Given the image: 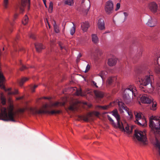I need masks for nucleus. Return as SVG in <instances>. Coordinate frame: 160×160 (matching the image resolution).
Listing matches in <instances>:
<instances>
[{"instance_id":"f257e3e1","label":"nucleus","mask_w":160,"mask_h":160,"mask_svg":"<svg viewBox=\"0 0 160 160\" xmlns=\"http://www.w3.org/2000/svg\"><path fill=\"white\" fill-rule=\"evenodd\" d=\"M13 110V107L11 105L10 106L8 114L6 108L5 107L2 108L1 112H0V119L7 121L16 122L15 118L16 117V113Z\"/></svg>"},{"instance_id":"f03ea898","label":"nucleus","mask_w":160,"mask_h":160,"mask_svg":"<svg viewBox=\"0 0 160 160\" xmlns=\"http://www.w3.org/2000/svg\"><path fill=\"white\" fill-rule=\"evenodd\" d=\"M153 79L152 75L151 76L149 74V76L146 75V72H143L140 74L139 77V83L140 84L139 87L143 90L142 89L144 88L143 86H146L147 85L150 84L151 87H152L153 88V86L152 84L151 83V80ZM144 91V90H143Z\"/></svg>"},{"instance_id":"7ed1b4c3","label":"nucleus","mask_w":160,"mask_h":160,"mask_svg":"<svg viewBox=\"0 0 160 160\" xmlns=\"http://www.w3.org/2000/svg\"><path fill=\"white\" fill-rule=\"evenodd\" d=\"M137 90L135 87L132 85H130L126 88L124 91L123 98L124 102L127 104H129L131 101V97L133 95L136 96Z\"/></svg>"},{"instance_id":"20e7f679","label":"nucleus","mask_w":160,"mask_h":160,"mask_svg":"<svg viewBox=\"0 0 160 160\" xmlns=\"http://www.w3.org/2000/svg\"><path fill=\"white\" fill-rule=\"evenodd\" d=\"M48 106V105L47 104L43 105L42 106V108L39 110L35 108H31L30 109V111L33 114H48L53 115L59 114L61 112V111L59 110H52L51 111L48 110L47 109Z\"/></svg>"},{"instance_id":"39448f33","label":"nucleus","mask_w":160,"mask_h":160,"mask_svg":"<svg viewBox=\"0 0 160 160\" xmlns=\"http://www.w3.org/2000/svg\"><path fill=\"white\" fill-rule=\"evenodd\" d=\"M112 115L114 116L117 120V125L114 122L113 120L111 118L109 115H107V117L108 120L111 122L112 124L115 128H118L122 131L125 132L126 130L122 122H120V118L118 113V111L117 110L113 111L112 112Z\"/></svg>"},{"instance_id":"423d86ee","label":"nucleus","mask_w":160,"mask_h":160,"mask_svg":"<svg viewBox=\"0 0 160 160\" xmlns=\"http://www.w3.org/2000/svg\"><path fill=\"white\" fill-rule=\"evenodd\" d=\"M135 137L140 143L143 145L146 144L147 138L145 132L138 130H135Z\"/></svg>"},{"instance_id":"0eeeda50","label":"nucleus","mask_w":160,"mask_h":160,"mask_svg":"<svg viewBox=\"0 0 160 160\" xmlns=\"http://www.w3.org/2000/svg\"><path fill=\"white\" fill-rule=\"evenodd\" d=\"M104 9L108 14H110L113 11V5L112 1L109 0L106 2Z\"/></svg>"},{"instance_id":"6e6552de","label":"nucleus","mask_w":160,"mask_h":160,"mask_svg":"<svg viewBox=\"0 0 160 160\" xmlns=\"http://www.w3.org/2000/svg\"><path fill=\"white\" fill-rule=\"evenodd\" d=\"M118 103L120 111L121 112H123V110H124L128 113V115L130 116V118L132 119L133 117L132 112L129 111V109L125 106L124 103L122 102L118 101Z\"/></svg>"},{"instance_id":"1a4fd4ad","label":"nucleus","mask_w":160,"mask_h":160,"mask_svg":"<svg viewBox=\"0 0 160 160\" xmlns=\"http://www.w3.org/2000/svg\"><path fill=\"white\" fill-rule=\"evenodd\" d=\"M90 7V3L89 0H83L80 7V8L84 10L87 14Z\"/></svg>"},{"instance_id":"9d476101","label":"nucleus","mask_w":160,"mask_h":160,"mask_svg":"<svg viewBox=\"0 0 160 160\" xmlns=\"http://www.w3.org/2000/svg\"><path fill=\"white\" fill-rule=\"evenodd\" d=\"M142 103L150 104L153 100V98L148 94H144L142 95L140 98Z\"/></svg>"},{"instance_id":"9b49d317","label":"nucleus","mask_w":160,"mask_h":160,"mask_svg":"<svg viewBox=\"0 0 160 160\" xmlns=\"http://www.w3.org/2000/svg\"><path fill=\"white\" fill-rule=\"evenodd\" d=\"M148 7L150 10L153 13H156L158 10L160 13V4L159 5V8H158L157 4L154 2L150 3L148 5Z\"/></svg>"},{"instance_id":"f8f14e48","label":"nucleus","mask_w":160,"mask_h":160,"mask_svg":"<svg viewBox=\"0 0 160 160\" xmlns=\"http://www.w3.org/2000/svg\"><path fill=\"white\" fill-rule=\"evenodd\" d=\"M154 71L159 79L157 84V90L160 92V66L158 63L155 65Z\"/></svg>"},{"instance_id":"ddd939ff","label":"nucleus","mask_w":160,"mask_h":160,"mask_svg":"<svg viewBox=\"0 0 160 160\" xmlns=\"http://www.w3.org/2000/svg\"><path fill=\"white\" fill-rule=\"evenodd\" d=\"M27 5L28 6V9H29L30 5V0H21L22 6L20 8V12L21 13L24 11L23 8Z\"/></svg>"},{"instance_id":"4468645a","label":"nucleus","mask_w":160,"mask_h":160,"mask_svg":"<svg viewBox=\"0 0 160 160\" xmlns=\"http://www.w3.org/2000/svg\"><path fill=\"white\" fill-rule=\"evenodd\" d=\"M157 24L156 20L152 19L151 17L148 20L147 24L150 27H152L155 26Z\"/></svg>"},{"instance_id":"2eb2a0df","label":"nucleus","mask_w":160,"mask_h":160,"mask_svg":"<svg viewBox=\"0 0 160 160\" xmlns=\"http://www.w3.org/2000/svg\"><path fill=\"white\" fill-rule=\"evenodd\" d=\"M134 113L136 117V120H141L145 122H146L145 118L142 117V113L141 112H134Z\"/></svg>"},{"instance_id":"dca6fc26","label":"nucleus","mask_w":160,"mask_h":160,"mask_svg":"<svg viewBox=\"0 0 160 160\" xmlns=\"http://www.w3.org/2000/svg\"><path fill=\"white\" fill-rule=\"evenodd\" d=\"M117 62V59L113 57L108 59V63L109 66H112L116 64Z\"/></svg>"},{"instance_id":"f3484780","label":"nucleus","mask_w":160,"mask_h":160,"mask_svg":"<svg viewBox=\"0 0 160 160\" xmlns=\"http://www.w3.org/2000/svg\"><path fill=\"white\" fill-rule=\"evenodd\" d=\"M98 28L101 30H102L105 29V24L103 19L100 18L98 20Z\"/></svg>"},{"instance_id":"a211bd4d","label":"nucleus","mask_w":160,"mask_h":160,"mask_svg":"<svg viewBox=\"0 0 160 160\" xmlns=\"http://www.w3.org/2000/svg\"><path fill=\"white\" fill-rule=\"evenodd\" d=\"M102 52L101 50L99 49H97L96 50V54L94 56V59L95 61H98L101 58V55Z\"/></svg>"},{"instance_id":"6ab92c4d","label":"nucleus","mask_w":160,"mask_h":160,"mask_svg":"<svg viewBox=\"0 0 160 160\" xmlns=\"http://www.w3.org/2000/svg\"><path fill=\"white\" fill-rule=\"evenodd\" d=\"M115 102H114L110 103L109 104L103 106H99L98 108L102 110H107L109 108L115 105Z\"/></svg>"},{"instance_id":"aec40b11","label":"nucleus","mask_w":160,"mask_h":160,"mask_svg":"<svg viewBox=\"0 0 160 160\" xmlns=\"http://www.w3.org/2000/svg\"><path fill=\"white\" fill-rule=\"evenodd\" d=\"M81 27L82 30L84 32H86L89 27V23L87 22H82L81 23Z\"/></svg>"},{"instance_id":"412c9836","label":"nucleus","mask_w":160,"mask_h":160,"mask_svg":"<svg viewBox=\"0 0 160 160\" xmlns=\"http://www.w3.org/2000/svg\"><path fill=\"white\" fill-rule=\"evenodd\" d=\"M35 47L37 51L40 52L44 48V47L41 43H36L35 44Z\"/></svg>"},{"instance_id":"4be33fe9","label":"nucleus","mask_w":160,"mask_h":160,"mask_svg":"<svg viewBox=\"0 0 160 160\" xmlns=\"http://www.w3.org/2000/svg\"><path fill=\"white\" fill-rule=\"evenodd\" d=\"M156 140L155 146L158 151L157 154L160 156V142L158 141L157 139H156Z\"/></svg>"},{"instance_id":"5701e85b","label":"nucleus","mask_w":160,"mask_h":160,"mask_svg":"<svg viewBox=\"0 0 160 160\" xmlns=\"http://www.w3.org/2000/svg\"><path fill=\"white\" fill-rule=\"evenodd\" d=\"M92 41L93 43L96 44L98 42L99 39L97 35L95 34H92Z\"/></svg>"},{"instance_id":"b1692460","label":"nucleus","mask_w":160,"mask_h":160,"mask_svg":"<svg viewBox=\"0 0 160 160\" xmlns=\"http://www.w3.org/2000/svg\"><path fill=\"white\" fill-rule=\"evenodd\" d=\"M95 96L98 98H102L103 97V93L100 91L95 90L94 91Z\"/></svg>"},{"instance_id":"393cba45","label":"nucleus","mask_w":160,"mask_h":160,"mask_svg":"<svg viewBox=\"0 0 160 160\" xmlns=\"http://www.w3.org/2000/svg\"><path fill=\"white\" fill-rule=\"evenodd\" d=\"M65 103H61L59 102H55L52 103L51 104L52 107H57L58 106H64Z\"/></svg>"},{"instance_id":"a878e982","label":"nucleus","mask_w":160,"mask_h":160,"mask_svg":"<svg viewBox=\"0 0 160 160\" xmlns=\"http://www.w3.org/2000/svg\"><path fill=\"white\" fill-rule=\"evenodd\" d=\"M116 78L114 77L109 78L107 80V83L108 85H110L112 82Z\"/></svg>"},{"instance_id":"bb28decb","label":"nucleus","mask_w":160,"mask_h":160,"mask_svg":"<svg viewBox=\"0 0 160 160\" xmlns=\"http://www.w3.org/2000/svg\"><path fill=\"white\" fill-rule=\"evenodd\" d=\"M9 5V0H3V6L5 9L8 8Z\"/></svg>"},{"instance_id":"cd10ccee","label":"nucleus","mask_w":160,"mask_h":160,"mask_svg":"<svg viewBox=\"0 0 160 160\" xmlns=\"http://www.w3.org/2000/svg\"><path fill=\"white\" fill-rule=\"evenodd\" d=\"M28 17L27 15H26L23 18V19L22 21V23L23 24L25 25L28 23Z\"/></svg>"},{"instance_id":"c85d7f7f","label":"nucleus","mask_w":160,"mask_h":160,"mask_svg":"<svg viewBox=\"0 0 160 160\" xmlns=\"http://www.w3.org/2000/svg\"><path fill=\"white\" fill-rule=\"evenodd\" d=\"M54 30L56 33H58L59 32L58 26L57 25L56 22L54 21V23H53Z\"/></svg>"},{"instance_id":"c756f323","label":"nucleus","mask_w":160,"mask_h":160,"mask_svg":"<svg viewBox=\"0 0 160 160\" xmlns=\"http://www.w3.org/2000/svg\"><path fill=\"white\" fill-rule=\"evenodd\" d=\"M28 78H22L19 82V85L21 86H22L23 84L26 81H28Z\"/></svg>"},{"instance_id":"7c9ffc66","label":"nucleus","mask_w":160,"mask_h":160,"mask_svg":"<svg viewBox=\"0 0 160 160\" xmlns=\"http://www.w3.org/2000/svg\"><path fill=\"white\" fill-rule=\"evenodd\" d=\"M0 99L2 104L5 105L6 104V100L5 98L3 97L2 93H1V94Z\"/></svg>"},{"instance_id":"2f4dec72","label":"nucleus","mask_w":160,"mask_h":160,"mask_svg":"<svg viewBox=\"0 0 160 160\" xmlns=\"http://www.w3.org/2000/svg\"><path fill=\"white\" fill-rule=\"evenodd\" d=\"M73 0H65V3L66 4L72 6L73 4Z\"/></svg>"},{"instance_id":"473e14b6","label":"nucleus","mask_w":160,"mask_h":160,"mask_svg":"<svg viewBox=\"0 0 160 160\" xmlns=\"http://www.w3.org/2000/svg\"><path fill=\"white\" fill-rule=\"evenodd\" d=\"M139 120H135V122L136 123H137L140 126H143L144 123L146 122H145L143 121V122H141V121H139Z\"/></svg>"},{"instance_id":"72a5a7b5","label":"nucleus","mask_w":160,"mask_h":160,"mask_svg":"<svg viewBox=\"0 0 160 160\" xmlns=\"http://www.w3.org/2000/svg\"><path fill=\"white\" fill-rule=\"evenodd\" d=\"M152 102V107H151V109L153 110H156L157 105L156 102H153V100Z\"/></svg>"},{"instance_id":"f704fd0d","label":"nucleus","mask_w":160,"mask_h":160,"mask_svg":"<svg viewBox=\"0 0 160 160\" xmlns=\"http://www.w3.org/2000/svg\"><path fill=\"white\" fill-rule=\"evenodd\" d=\"M107 74V72L105 71H102L99 74V76H100L102 79H103V78H104V76L106 75Z\"/></svg>"},{"instance_id":"c9c22d12","label":"nucleus","mask_w":160,"mask_h":160,"mask_svg":"<svg viewBox=\"0 0 160 160\" xmlns=\"http://www.w3.org/2000/svg\"><path fill=\"white\" fill-rule=\"evenodd\" d=\"M73 24V26L72 28V29L70 30V34L72 35L74 33L75 31V25L73 23H72Z\"/></svg>"},{"instance_id":"e433bc0d","label":"nucleus","mask_w":160,"mask_h":160,"mask_svg":"<svg viewBox=\"0 0 160 160\" xmlns=\"http://www.w3.org/2000/svg\"><path fill=\"white\" fill-rule=\"evenodd\" d=\"M38 87V85H32L31 86V89L32 92H35V89Z\"/></svg>"},{"instance_id":"4c0bfd02","label":"nucleus","mask_w":160,"mask_h":160,"mask_svg":"<svg viewBox=\"0 0 160 160\" xmlns=\"http://www.w3.org/2000/svg\"><path fill=\"white\" fill-rule=\"evenodd\" d=\"M76 95L78 96H83V95L82 93L81 90V89L79 90H77L76 92Z\"/></svg>"},{"instance_id":"58836bf2","label":"nucleus","mask_w":160,"mask_h":160,"mask_svg":"<svg viewBox=\"0 0 160 160\" xmlns=\"http://www.w3.org/2000/svg\"><path fill=\"white\" fill-rule=\"evenodd\" d=\"M20 63L21 66V67L20 68V70L21 71H23L24 70L26 69L27 68L25 66H24L22 64L21 61H20Z\"/></svg>"},{"instance_id":"ea45409f","label":"nucleus","mask_w":160,"mask_h":160,"mask_svg":"<svg viewBox=\"0 0 160 160\" xmlns=\"http://www.w3.org/2000/svg\"><path fill=\"white\" fill-rule=\"evenodd\" d=\"M68 109L72 111H74L76 109V108L74 105H71L69 107Z\"/></svg>"},{"instance_id":"a19ab883","label":"nucleus","mask_w":160,"mask_h":160,"mask_svg":"<svg viewBox=\"0 0 160 160\" xmlns=\"http://www.w3.org/2000/svg\"><path fill=\"white\" fill-rule=\"evenodd\" d=\"M53 9V3L52 2H50L49 3V10H51V12L52 10Z\"/></svg>"},{"instance_id":"79ce46f5","label":"nucleus","mask_w":160,"mask_h":160,"mask_svg":"<svg viewBox=\"0 0 160 160\" xmlns=\"http://www.w3.org/2000/svg\"><path fill=\"white\" fill-rule=\"evenodd\" d=\"M82 119L85 121L88 122V118L87 116H82L81 117Z\"/></svg>"},{"instance_id":"37998d69","label":"nucleus","mask_w":160,"mask_h":160,"mask_svg":"<svg viewBox=\"0 0 160 160\" xmlns=\"http://www.w3.org/2000/svg\"><path fill=\"white\" fill-rule=\"evenodd\" d=\"M90 68V66L89 65V64H88L86 66V69L85 70L84 72L85 73L87 72L89 70Z\"/></svg>"},{"instance_id":"c03bdc74","label":"nucleus","mask_w":160,"mask_h":160,"mask_svg":"<svg viewBox=\"0 0 160 160\" xmlns=\"http://www.w3.org/2000/svg\"><path fill=\"white\" fill-rule=\"evenodd\" d=\"M125 129H126V130L129 133H130L131 132L130 130H129V126L128 125L125 127Z\"/></svg>"},{"instance_id":"a18cd8bd","label":"nucleus","mask_w":160,"mask_h":160,"mask_svg":"<svg viewBox=\"0 0 160 160\" xmlns=\"http://www.w3.org/2000/svg\"><path fill=\"white\" fill-rule=\"evenodd\" d=\"M82 55L81 53H79L78 56L77 57V59L76 60V61L77 62H78L80 60V58L81 57Z\"/></svg>"},{"instance_id":"49530a36","label":"nucleus","mask_w":160,"mask_h":160,"mask_svg":"<svg viewBox=\"0 0 160 160\" xmlns=\"http://www.w3.org/2000/svg\"><path fill=\"white\" fill-rule=\"evenodd\" d=\"M26 110L25 108H20L18 110V111L21 113H23Z\"/></svg>"},{"instance_id":"de8ad7c7","label":"nucleus","mask_w":160,"mask_h":160,"mask_svg":"<svg viewBox=\"0 0 160 160\" xmlns=\"http://www.w3.org/2000/svg\"><path fill=\"white\" fill-rule=\"evenodd\" d=\"M29 37L30 38L33 39H35V37L34 34L33 33H31L29 35Z\"/></svg>"},{"instance_id":"09e8293b","label":"nucleus","mask_w":160,"mask_h":160,"mask_svg":"<svg viewBox=\"0 0 160 160\" xmlns=\"http://www.w3.org/2000/svg\"><path fill=\"white\" fill-rule=\"evenodd\" d=\"M120 4L119 3H118L116 5V10L117 11L120 8Z\"/></svg>"},{"instance_id":"8fccbe9b","label":"nucleus","mask_w":160,"mask_h":160,"mask_svg":"<svg viewBox=\"0 0 160 160\" xmlns=\"http://www.w3.org/2000/svg\"><path fill=\"white\" fill-rule=\"evenodd\" d=\"M123 14L124 16V21L125 19L127 17V16H128V14L126 12H124L123 13Z\"/></svg>"},{"instance_id":"3c124183","label":"nucleus","mask_w":160,"mask_h":160,"mask_svg":"<svg viewBox=\"0 0 160 160\" xmlns=\"http://www.w3.org/2000/svg\"><path fill=\"white\" fill-rule=\"evenodd\" d=\"M62 43L61 42H59V45L61 49H64L65 48L64 47H63V46H62Z\"/></svg>"},{"instance_id":"603ef678","label":"nucleus","mask_w":160,"mask_h":160,"mask_svg":"<svg viewBox=\"0 0 160 160\" xmlns=\"http://www.w3.org/2000/svg\"><path fill=\"white\" fill-rule=\"evenodd\" d=\"M92 83H93V84L95 86V87H96V88H98V86L97 85V83H96L94 81H92Z\"/></svg>"},{"instance_id":"864d4df0","label":"nucleus","mask_w":160,"mask_h":160,"mask_svg":"<svg viewBox=\"0 0 160 160\" xmlns=\"http://www.w3.org/2000/svg\"><path fill=\"white\" fill-rule=\"evenodd\" d=\"M18 14H17V13L15 14L14 15V18L15 19H16L18 17Z\"/></svg>"},{"instance_id":"5fc2aeb1","label":"nucleus","mask_w":160,"mask_h":160,"mask_svg":"<svg viewBox=\"0 0 160 160\" xmlns=\"http://www.w3.org/2000/svg\"><path fill=\"white\" fill-rule=\"evenodd\" d=\"M23 98V96L20 97H19L17 98V99L18 100H21V99H22Z\"/></svg>"},{"instance_id":"6e6d98bb","label":"nucleus","mask_w":160,"mask_h":160,"mask_svg":"<svg viewBox=\"0 0 160 160\" xmlns=\"http://www.w3.org/2000/svg\"><path fill=\"white\" fill-rule=\"evenodd\" d=\"M44 4L45 5V7H47L46 4V0H42Z\"/></svg>"},{"instance_id":"4d7b16f0","label":"nucleus","mask_w":160,"mask_h":160,"mask_svg":"<svg viewBox=\"0 0 160 160\" xmlns=\"http://www.w3.org/2000/svg\"><path fill=\"white\" fill-rule=\"evenodd\" d=\"M99 113L98 112H95V115L96 116H98V115H99Z\"/></svg>"},{"instance_id":"13d9d810","label":"nucleus","mask_w":160,"mask_h":160,"mask_svg":"<svg viewBox=\"0 0 160 160\" xmlns=\"http://www.w3.org/2000/svg\"><path fill=\"white\" fill-rule=\"evenodd\" d=\"M147 72H148V73H149V74L150 75V76H151V74H150V72H149V71H147ZM151 74H152V73H151Z\"/></svg>"},{"instance_id":"bf43d9fd","label":"nucleus","mask_w":160,"mask_h":160,"mask_svg":"<svg viewBox=\"0 0 160 160\" xmlns=\"http://www.w3.org/2000/svg\"><path fill=\"white\" fill-rule=\"evenodd\" d=\"M141 51H142V50L141 49H140V50H139V55H140V54L139 53H140V52H141Z\"/></svg>"},{"instance_id":"052dcab7","label":"nucleus","mask_w":160,"mask_h":160,"mask_svg":"<svg viewBox=\"0 0 160 160\" xmlns=\"http://www.w3.org/2000/svg\"><path fill=\"white\" fill-rule=\"evenodd\" d=\"M44 99H48V98L45 97H44Z\"/></svg>"},{"instance_id":"680f3d73","label":"nucleus","mask_w":160,"mask_h":160,"mask_svg":"<svg viewBox=\"0 0 160 160\" xmlns=\"http://www.w3.org/2000/svg\"><path fill=\"white\" fill-rule=\"evenodd\" d=\"M10 32H12V30L11 29H10Z\"/></svg>"},{"instance_id":"e2e57ef3","label":"nucleus","mask_w":160,"mask_h":160,"mask_svg":"<svg viewBox=\"0 0 160 160\" xmlns=\"http://www.w3.org/2000/svg\"><path fill=\"white\" fill-rule=\"evenodd\" d=\"M17 39H18V37H17Z\"/></svg>"},{"instance_id":"0e129e2a","label":"nucleus","mask_w":160,"mask_h":160,"mask_svg":"<svg viewBox=\"0 0 160 160\" xmlns=\"http://www.w3.org/2000/svg\"><path fill=\"white\" fill-rule=\"evenodd\" d=\"M48 26H49V28H50V25H49V24L48 23Z\"/></svg>"},{"instance_id":"69168bd1","label":"nucleus","mask_w":160,"mask_h":160,"mask_svg":"<svg viewBox=\"0 0 160 160\" xmlns=\"http://www.w3.org/2000/svg\"><path fill=\"white\" fill-rule=\"evenodd\" d=\"M141 54H142V52H141V53H140L141 55Z\"/></svg>"}]
</instances>
